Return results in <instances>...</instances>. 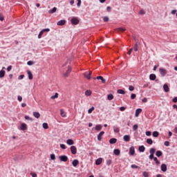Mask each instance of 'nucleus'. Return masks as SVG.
I'll return each mask as SVG.
<instances>
[{
    "label": "nucleus",
    "mask_w": 177,
    "mask_h": 177,
    "mask_svg": "<svg viewBox=\"0 0 177 177\" xmlns=\"http://www.w3.org/2000/svg\"><path fill=\"white\" fill-rule=\"evenodd\" d=\"M113 132H115V133H118L120 132V127L117 125L113 126Z\"/></svg>",
    "instance_id": "nucleus-14"
},
{
    "label": "nucleus",
    "mask_w": 177,
    "mask_h": 177,
    "mask_svg": "<svg viewBox=\"0 0 177 177\" xmlns=\"http://www.w3.org/2000/svg\"><path fill=\"white\" fill-rule=\"evenodd\" d=\"M93 110H95V107H91V109H89L88 110V114H91V113H92V111H93Z\"/></svg>",
    "instance_id": "nucleus-48"
},
{
    "label": "nucleus",
    "mask_w": 177,
    "mask_h": 177,
    "mask_svg": "<svg viewBox=\"0 0 177 177\" xmlns=\"http://www.w3.org/2000/svg\"><path fill=\"white\" fill-rule=\"evenodd\" d=\"M57 26H64L66 24V20L62 19L57 23Z\"/></svg>",
    "instance_id": "nucleus-17"
},
{
    "label": "nucleus",
    "mask_w": 177,
    "mask_h": 177,
    "mask_svg": "<svg viewBox=\"0 0 177 177\" xmlns=\"http://www.w3.org/2000/svg\"><path fill=\"white\" fill-rule=\"evenodd\" d=\"M136 94L132 93V94L131 95V100H133L136 99Z\"/></svg>",
    "instance_id": "nucleus-47"
},
{
    "label": "nucleus",
    "mask_w": 177,
    "mask_h": 177,
    "mask_svg": "<svg viewBox=\"0 0 177 177\" xmlns=\"http://www.w3.org/2000/svg\"><path fill=\"white\" fill-rule=\"evenodd\" d=\"M56 10H57V8L54 7L53 9L48 10V13L50 14L56 13Z\"/></svg>",
    "instance_id": "nucleus-23"
},
{
    "label": "nucleus",
    "mask_w": 177,
    "mask_h": 177,
    "mask_svg": "<svg viewBox=\"0 0 177 177\" xmlns=\"http://www.w3.org/2000/svg\"><path fill=\"white\" fill-rule=\"evenodd\" d=\"M27 74L28 75L29 80H32V73L30 71H27Z\"/></svg>",
    "instance_id": "nucleus-28"
},
{
    "label": "nucleus",
    "mask_w": 177,
    "mask_h": 177,
    "mask_svg": "<svg viewBox=\"0 0 177 177\" xmlns=\"http://www.w3.org/2000/svg\"><path fill=\"white\" fill-rule=\"evenodd\" d=\"M27 64H28V66H32V64H34V62H32V61H28V62H27Z\"/></svg>",
    "instance_id": "nucleus-56"
},
{
    "label": "nucleus",
    "mask_w": 177,
    "mask_h": 177,
    "mask_svg": "<svg viewBox=\"0 0 177 177\" xmlns=\"http://www.w3.org/2000/svg\"><path fill=\"white\" fill-rule=\"evenodd\" d=\"M131 168H133V169H138L139 168V166L136 165H131Z\"/></svg>",
    "instance_id": "nucleus-43"
},
{
    "label": "nucleus",
    "mask_w": 177,
    "mask_h": 177,
    "mask_svg": "<svg viewBox=\"0 0 177 177\" xmlns=\"http://www.w3.org/2000/svg\"><path fill=\"white\" fill-rule=\"evenodd\" d=\"M92 75V71H86L84 73V76L85 78H87V80H91V76Z\"/></svg>",
    "instance_id": "nucleus-5"
},
{
    "label": "nucleus",
    "mask_w": 177,
    "mask_h": 177,
    "mask_svg": "<svg viewBox=\"0 0 177 177\" xmlns=\"http://www.w3.org/2000/svg\"><path fill=\"white\" fill-rule=\"evenodd\" d=\"M139 15H146V12L143 10H140Z\"/></svg>",
    "instance_id": "nucleus-57"
},
{
    "label": "nucleus",
    "mask_w": 177,
    "mask_h": 177,
    "mask_svg": "<svg viewBox=\"0 0 177 177\" xmlns=\"http://www.w3.org/2000/svg\"><path fill=\"white\" fill-rule=\"evenodd\" d=\"M172 102L173 103H177V97H175L174 98H173Z\"/></svg>",
    "instance_id": "nucleus-60"
},
{
    "label": "nucleus",
    "mask_w": 177,
    "mask_h": 177,
    "mask_svg": "<svg viewBox=\"0 0 177 177\" xmlns=\"http://www.w3.org/2000/svg\"><path fill=\"white\" fill-rule=\"evenodd\" d=\"M145 135H147V136H151V131H146Z\"/></svg>",
    "instance_id": "nucleus-55"
},
{
    "label": "nucleus",
    "mask_w": 177,
    "mask_h": 177,
    "mask_svg": "<svg viewBox=\"0 0 177 177\" xmlns=\"http://www.w3.org/2000/svg\"><path fill=\"white\" fill-rule=\"evenodd\" d=\"M71 151L72 154H77V147L75 146H71Z\"/></svg>",
    "instance_id": "nucleus-8"
},
{
    "label": "nucleus",
    "mask_w": 177,
    "mask_h": 177,
    "mask_svg": "<svg viewBox=\"0 0 177 177\" xmlns=\"http://www.w3.org/2000/svg\"><path fill=\"white\" fill-rule=\"evenodd\" d=\"M6 72L5 71H3V69L0 71V78H3V77H5V73Z\"/></svg>",
    "instance_id": "nucleus-26"
},
{
    "label": "nucleus",
    "mask_w": 177,
    "mask_h": 177,
    "mask_svg": "<svg viewBox=\"0 0 177 177\" xmlns=\"http://www.w3.org/2000/svg\"><path fill=\"white\" fill-rule=\"evenodd\" d=\"M95 131H102V126L101 124H97L95 128Z\"/></svg>",
    "instance_id": "nucleus-31"
},
{
    "label": "nucleus",
    "mask_w": 177,
    "mask_h": 177,
    "mask_svg": "<svg viewBox=\"0 0 177 177\" xmlns=\"http://www.w3.org/2000/svg\"><path fill=\"white\" fill-rule=\"evenodd\" d=\"M50 159L53 160V161H55V160H56V156L54 153H52L50 155Z\"/></svg>",
    "instance_id": "nucleus-42"
},
{
    "label": "nucleus",
    "mask_w": 177,
    "mask_h": 177,
    "mask_svg": "<svg viewBox=\"0 0 177 177\" xmlns=\"http://www.w3.org/2000/svg\"><path fill=\"white\" fill-rule=\"evenodd\" d=\"M163 89L165 92H169V87L168 86V84H164Z\"/></svg>",
    "instance_id": "nucleus-25"
},
{
    "label": "nucleus",
    "mask_w": 177,
    "mask_h": 177,
    "mask_svg": "<svg viewBox=\"0 0 177 177\" xmlns=\"http://www.w3.org/2000/svg\"><path fill=\"white\" fill-rule=\"evenodd\" d=\"M138 128H139V125H138L137 124H134L133 126V131H137Z\"/></svg>",
    "instance_id": "nucleus-40"
},
{
    "label": "nucleus",
    "mask_w": 177,
    "mask_h": 177,
    "mask_svg": "<svg viewBox=\"0 0 177 177\" xmlns=\"http://www.w3.org/2000/svg\"><path fill=\"white\" fill-rule=\"evenodd\" d=\"M156 78H157V76L154 73H152L149 75V80L151 81H156Z\"/></svg>",
    "instance_id": "nucleus-13"
},
{
    "label": "nucleus",
    "mask_w": 177,
    "mask_h": 177,
    "mask_svg": "<svg viewBox=\"0 0 177 177\" xmlns=\"http://www.w3.org/2000/svg\"><path fill=\"white\" fill-rule=\"evenodd\" d=\"M107 99L108 100H113V99H114V95H113V94H109L107 95Z\"/></svg>",
    "instance_id": "nucleus-36"
},
{
    "label": "nucleus",
    "mask_w": 177,
    "mask_h": 177,
    "mask_svg": "<svg viewBox=\"0 0 177 177\" xmlns=\"http://www.w3.org/2000/svg\"><path fill=\"white\" fill-rule=\"evenodd\" d=\"M129 154L130 156H134L135 155V147H131L129 148Z\"/></svg>",
    "instance_id": "nucleus-7"
},
{
    "label": "nucleus",
    "mask_w": 177,
    "mask_h": 177,
    "mask_svg": "<svg viewBox=\"0 0 177 177\" xmlns=\"http://www.w3.org/2000/svg\"><path fill=\"white\" fill-rule=\"evenodd\" d=\"M113 154H115V156H120V154H121V151L118 149H115L113 150Z\"/></svg>",
    "instance_id": "nucleus-19"
},
{
    "label": "nucleus",
    "mask_w": 177,
    "mask_h": 177,
    "mask_svg": "<svg viewBox=\"0 0 177 177\" xmlns=\"http://www.w3.org/2000/svg\"><path fill=\"white\" fill-rule=\"evenodd\" d=\"M136 44H134L133 49L135 52H138L139 46H140V42L136 40V38H134Z\"/></svg>",
    "instance_id": "nucleus-1"
},
{
    "label": "nucleus",
    "mask_w": 177,
    "mask_h": 177,
    "mask_svg": "<svg viewBox=\"0 0 177 177\" xmlns=\"http://www.w3.org/2000/svg\"><path fill=\"white\" fill-rule=\"evenodd\" d=\"M161 171L162 172H167V165L165 164L161 165Z\"/></svg>",
    "instance_id": "nucleus-21"
},
{
    "label": "nucleus",
    "mask_w": 177,
    "mask_h": 177,
    "mask_svg": "<svg viewBox=\"0 0 177 177\" xmlns=\"http://www.w3.org/2000/svg\"><path fill=\"white\" fill-rule=\"evenodd\" d=\"M42 35H44V31H40L39 35H38V38L40 39V38H42Z\"/></svg>",
    "instance_id": "nucleus-44"
},
{
    "label": "nucleus",
    "mask_w": 177,
    "mask_h": 177,
    "mask_svg": "<svg viewBox=\"0 0 177 177\" xmlns=\"http://www.w3.org/2000/svg\"><path fill=\"white\" fill-rule=\"evenodd\" d=\"M117 92L120 95H125V91H124L122 89H118Z\"/></svg>",
    "instance_id": "nucleus-33"
},
{
    "label": "nucleus",
    "mask_w": 177,
    "mask_h": 177,
    "mask_svg": "<svg viewBox=\"0 0 177 177\" xmlns=\"http://www.w3.org/2000/svg\"><path fill=\"white\" fill-rule=\"evenodd\" d=\"M110 145H115V143H117V139L116 138H111L109 140Z\"/></svg>",
    "instance_id": "nucleus-22"
},
{
    "label": "nucleus",
    "mask_w": 177,
    "mask_h": 177,
    "mask_svg": "<svg viewBox=\"0 0 177 177\" xmlns=\"http://www.w3.org/2000/svg\"><path fill=\"white\" fill-rule=\"evenodd\" d=\"M145 150H146V147H145L143 145H141L138 147V151L140 153H145Z\"/></svg>",
    "instance_id": "nucleus-16"
},
{
    "label": "nucleus",
    "mask_w": 177,
    "mask_h": 177,
    "mask_svg": "<svg viewBox=\"0 0 177 177\" xmlns=\"http://www.w3.org/2000/svg\"><path fill=\"white\" fill-rule=\"evenodd\" d=\"M66 143L67 145H68L69 146H73V145H74V140H73V139H68L66 140Z\"/></svg>",
    "instance_id": "nucleus-20"
},
{
    "label": "nucleus",
    "mask_w": 177,
    "mask_h": 177,
    "mask_svg": "<svg viewBox=\"0 0 177 177\" xmlns=\"http://www.w3.org/2000/svg\"><path fill=\"white\" fill-rule=\"evenodd\" d=\"M125 106H121L120 108V111H125Z\"/></svg>",
    "instance_id": "nucleus-62"
},
{
    "label": "nucleus",
    "mask_w": 177,
    "mask_h": 177,
    "mask_svg": "<svg viewBox=\"0 0 177 177\" xmlns=\"http://www.w3.org/2000/svg\"><path fill=\"white\" fill-rule=\"evenodd\" d=\"M112 164V160H106V165L110 166V165Z\"/></svg>",
    "instance_id": "nucleus-54"
},
{
    "label": "nucleus",
    "mask_w": 177,
    "mask_h": 177,
    "mask_svg": "<svg viewBox=\"0 0 177 177\" xmlns=\"http://www.w3.org/2000/svg\"><path fill=\"white\" fill-rule=\"evenodd\" d=\"M77 6L78 7L81 6V0H77Z\"/></svg>",
    "instance_id": "nucleus-64"
},
{
    "label": "nucleus",
    "mask_w": 177,
    "mask_h": 177,
    "mask_svg": "<svg viewBox=\"0 0 177 177\" xmlns=\"http://www.w3.org/2000/svg\"><path fill=\"white\" fill-rule=\"evenodd\" d=\"M149 158V160H154V158H156V157H154V154L150 153Z\"/></svg>",
    "instance_id": "nucleus-46"
},
{
    "label": "nucleus",
    "mask_w": 177,
    "mask_h": 177,
    "mask_svg": "<svg viewBox=\"0 0 177 177\" xmlns=\"http://www.w3.org/2000/svg\"><path fill=\"white\" fill-rule=\"evenodd\" d=\"M153 138H158V136H160V133H158V131H153L152 133Z\"/></svg>",
    "instance_id": "nucleus-27"
},
{
    "label": "nucleus",
    "mask_w": 177,
    "mask_h": 177,
    "mask_svg": "<svg viewBox=\"0 0 177 177\" xmlns=\"http://www.w3.org/2000/svg\"><path fill=\"white\" fill-rule=\"evenodd\" d=\"M165 146H166L167 147H168V146H169V141H165L164 143Z\"/></svg>",
    "instance_id": "nucleus-59"
},
{
    "label": "nucleus",
    "mask_w": 177,
    "mask_h": 177,
    "mask_svg": "<svg viewBox=\"0 0 177 177\" xmlns=\"http://www.w3.org/2000/svg\"><path fill=\"white\" fill-rule=\"evenodd\" d=\"M142 175H143L144 177H149V172H147V171H144V172L142 173Z\"/></svg>",
    "instance_id": "nucleus-50"
},
{
    "label": "nucleus",
    "mask_w": 177,
    "mask_h": 177,
    "mask_svg": "<svg viewBox=\"0 0 177 177\" xmlns=\"http://www.w3.org/2000/svg\"><path fill=\"white\" fill-rule=\"evenodd\" d=\"M149 153H150V154H154V153H156V149L151 148V149L149 150Z\"/></svg>",
    "instance_id": "nucleus-41"
},
{
    "label": "nucleus",
    "mask_w": 177,
    "mask_h": 177,
    "mask_svg": "<svg viewBox=\"0 0 177 177\" xmlns=\"http://www.w3.org/2000/svg\"><path fill=\"white\" fill-rule=\"evenodd\" d=\"M70 73H71V67H70V66H68V70L66 71V72L65 73H64V77L65 78H66V77H68V74H70Z\"/></svg>",
    "instance_id": "nucleus-6"
},
{
    "label": "nucleus",
    "mask_w": 177,
    "mask_h": 177,
    "mask_svg": "<svg viewBox=\"0 0 177 177\" xmlns=\"http://www.w3.org/2000/svg\"><path fill=\"white\" fill-rule=\"evenodd\" d=\"M25 120H28L29 121H32V118H30L28 115H25Z\"/></svg>",
    "instance_id": "nucleus-51"
},
{
    "label": "nucleus",
    "mask_w": 177,
    "mask_h": 177,
    "mask_svg": "<svg viewBox=\"0 0 177 177\" xmlns=\"http://www.w3.org/2000/svg\"><path fill=\"white\" fill-rule=\"evenodd\" d=\"M60 147L63 150H66V145H64V144H60Z\"/></svg>",
    "instance_id": "nucleus-49"
},
{
    "label": "nucleus",
    "mask_w": 177,
    "mask_h": 177,
    "mask_svg": "<svg viewBox=\"0 0 177 177\" xmlns=\"http://www.w3.org/2000/svg\"><path fill=\"white\" fill-rule=\"evenodd\" d=\"M41 31H43V33L44 32H49V31H50V29H49V28H44Z\"/></svg>",
    "instance_id": "nucleus-53"
},
{
    "label": "nucleus",
    "mask_w": 177,
    "mask_h": 177,
    "mask_svg": "<svg viewBox=\"0 0 177 177\" xmlns=\"http://www.w3.org/2000/svg\"><path fill=\"white\" fill-rule=\"evenodd\" d=\"M116 30L119 32H124V31H126L127 29H125V28H118Z\"/></svg>",
    "instance_id": "nucleus-32"
},
{
    "label": "nucleus",
    "mask_w": 177,
    "mask_h": 177,
    "mask_svg": "<svg viewBox=\"0 0 177 177\" xmlns=\"http://www.w3.org/2000/svg\"><path fill=\"white\" fill-rule=\"evenodd\" d=\"M42 127L44 129H48L49 128V125H48V123L46 122L43 123Z\"/></svg>",
    "instance_id": "nucleus-35"
},
{
    "label": "nucleus",
    "mask_w": 177,
    "mask_h": 177,
    "mask_svg": "<svg viewBox=\"0 0 177 177\" xmlns=\"http://www.w3.org/2000/svg\"><path fill=\"white\" fill-rule=\"evenodd\" d=\"M104 133V131H101L98 135H97V140L100 142L102 140V136Z\"/></svg>",
    "instance_id": "nucleus-24"
},
{
    "label": "nucleus",
    "mask_w": 177,
    "mask_h": 177,
    "mask_svg": "<svg viewBox=\"0 0 177 177\" xmlns=\"http://www.w3.org/2000/svg\"><path fill=\"white\" fill-rule=\"evenodd\" d=\"M97 80H100L102 84H106V79L103 76H98L96 77Z\"/></svg>",
    "instance_id": "nucleus-18"
},
{
    "label": "nucleus",
    "mask_w": 177,
    "mask_h": 177,
    "mask_svg": "<svg viewBox=\"0 0 177 177\" xmlns=\"http://www.w3.org/2000/svg\"><path fill=\"white\" fill-rule=\"evenodd\" d=\"M86 96H91L92 95V91L89 90H86L85 92Z\"/></svg>",
    "instance_id": "nucleus-37"
},
{
    "label": "nucleus",
    "mask_w": 177,
    "mask_h": 177,
    "mask_svg": "<svg viewBox=\"0 0 177 177\" xmlns=\"http://www.w3.org/2000/svg\"><path fill=\"white\" fill-rule=\"evenodd\" d=\"M123 140H124V142H129V140H131V136L129 135L124 136Z\"/></svg>",
    "instance_id": "nucleus-11"
},
{
    "label": "nucleus",
    "mask_w": 177,
    "mask_h": 177,
    "mask_svg": "<svg viewBox=\"0 0 177 177\" xmlns=\"http://www.w3.org/2000/svg\"><path fill=\"white\" fill-rule=\"evenodd\" d=\"M60 114L62 117H66V113H64V111H63V109L60 110Z\"/></svg>",
    "instance_id": "nucleus-45"
},
{
    "label": "nucleus",
    "mask_w": 177,
    "mask_h": 177,
    "mask_svg": "<svg viewBox=\"0 0 177 177\" xmlns=\"http://www.w3.org/2000/svg\"><path fill=\"white\" fill-rule=\"evenodd\" d=\"M156 157H161V156H162V151H157L156 153Z\"/></svg>",
    "instance_id": "nucleus-30"
},
{
    "label": "nucleus",
    "mask_w": 177,
    "mask_h": 177,
    "mask_svg": "<svg viewBox=\"0 0 177 177\" xmlns=\"http://www.w3.org/2000/svg\"><path fill=\"white\" fill-rule=\"evenodd\" d=\"M103 162V158H99L95 160V165H100Z\"/></svg>",
    "instance_id": "nucleus-10"
},
{
    "label": "nucleus",
    "mask_w": 177,
    "mask_h": 177,
    "mask_svg": "<svg viewBox=\"0 0 177 177\" xmlns=\"http://www.w3.org/2000/svg\"><path fill=\"white\" fill-rule=\"evenodd\" d=\"M103 20L105 23H107V21H109V17H104Z\"/></svg>",
    "instance_id": "nucleus-58"
},
{
    "label": "nucleus",
    "mask_w": 177,
    "mask_h": 177,
    "mask_svg": "<svg viewBox=\"0 0 177 177\" xmlns=\"http://www.w3.org/2000/svg\"><path fill=\"white\" fill-rule=\"evenodd\" d=\"M59 97V93H55V94L53 96H51L50 99H57Z\"/></svg>",
    "instance_id": "nucleus-38"
},
{
    "label": "nucleus",
    "mask_w": 177,
    "mask_h": 177,
    "mask_svg": "<svg viewBox=\"0 0 177 177\" xmlns=\"http://www.w3.org/2000/svg\"><path fill=\"white\" fill-rule=\"evenodd\" d=\"M142 113V109L139 108L136 110L135 117H139V114Z\"/></svg>",
    "instance_id": "nucleus-15"
},
{
    "label": "nucleus",
    "mask_w": 177,
    "mask_h": 177,
    "mask_svg": "<svg viewBox=\"0 0 177 177\" xmlns=\"http://www.w3.org/2000/svg\"><path fill=\"white\" fill-rule=\"evenodd\" d=\"M134 90H135V87H133V86H129V91H130L131 92H132Z\"/></svg>",
    "instance_id": "nucleus-52"
},
{
    "label": "nucleus",
    "mask_w": 177,
    "mask_h": 177,
    "mask_svg": "<svg viewBox=\"0 0 177 177\" xmlns=\"http://www.w3.org/2000/svg\"><path fill=\"white\" fill-rule=\"evenodd\" d=\"M71 24L74 26H77V24H80V19L77 17H73L71 19Z\"/></svg>",
    "instance_id": "nucleus-2"
},
{
    "label": "nucleus",
    "mask_w": 177,
    "mask_h": 177,
    "mask_svg": "<svg viewBox=\"0 0 177 177\" xmlns=\"http://www.w3.org/2000/svg\"><path fill=\"white\" fill-rule=\"evenodd\" d=\"M147 143L148 145H153V140H151V138H148V139L147 140Z\"/></svg>",
    "instance_id": "nucleus-39"
},
{
    "label": "nucleus",
    "mask_w": 177,
    "mask_h": 177,
    "mask_svg": "<svg viewBox=\"0 0 177 177\" xmlns=\"http://www.w3.org/2000/svg\"><path fill=\"white\" fill-rule=\"evenodd\" d=\"M153 160L155 161L156 165H160V164H161V162L159 161L157 157L153 158Z\"/></svg>",
    "instance_id": "nucleus-34"
},
{
    "label": "nucleus",
    "mask_w": 177,
    "mask_h": 177,
    "mask_svg": "<svg viewBox=\"0 0 177 177\" xmlns=\"http://www.w3.org/2000/svg\"><path fill=\"white\" fill-rule=\"evenodd\" d=\"M24 78V75H21L18 77V80H23Z\"/></svg>",
    "instance_id": "nucleus-61"
},
{
    "label": "nucleus",
    "mask_w": 177,
    "mask_h": 177,
    "mask_svg": "<svg viewBox=\"0 0 177 177\" xmlns=\"http://www.w3.org/2000/svg\"><path fill=\"white\" fill-rule=\"evenodd\" d=\"M33 115L35 117V118H39V117H41L39 112H33Z\"/></svg>",
    "instance_id": "nucleus-29"
},
{
    "label": "nucleus",
    "mask_w": 177,
    "mask_h": 177,
    "mask_svg": "<svg viewBox=\"0 0 177 177\" xmlns=\"http://www.w3.org/2000/svg\"><path fill=\"white\" fill-rule=\"evenodd\" d=\"M78 164H80V161L77 159L73 160V162H72L73 167H75L78 165Z\"/></svg>",
    "instance_id": "nucleus-12"
},
{
    "label": "nucleus",
    "mask_w": 177,
    "mask_h": 177,
    "mask_svg": "<svg viewBox=\"0 0 177 177\" xmlns=\"http://www.w3.org/2000/svg\"><path fill=\"white\" fill-rule=\"evenodd\" d=\"M17 99H18L19 102H21V100H23V97L21 96H20V95H19L17 97Z\"/></svg>",
    "instance_id": "nucleus-63"
},
{
    "label": "nucleus",
    "mask_w": 177,
    "mask_h": 177,
    "mask_svg": "<svg viewBox=\"0 0 177 177\" xmlns=\"http://www.w3.org/2000/svg\"><path fill=\"white\" fill-rule=\"evenodd\" d=\"M159 72H160V74L162 75V77H165V75H167V70H165L163 68H159Z\"/></svg>",
    "instance_id": "nucleus-4"
},
{
    "label": "nucleus",
    "mask_w": 177,
    "mask_h": 177,
    "mask_svg": "<svg viewBox=\"0 0 177 177\" xmlns=\"http://www.w3.org/2000/svg\"><path fill=\"white\" fill-rule=\"evenodd\" d=\"M60 161H62L63 162H66V161L68 160V157L66 155H62L59 157Z\"/></svg>",
    "instance_id": "nucleus-3"
},
{
    "label": "nucleus",
    "mask_w": 177,
    "mask_h": 177,
    "mask_svg": "<svg viewBox=\"0 0 177 177\" xmlns=\"http://www.w3.org/2000/svg\"><path fill=\"white\" fill-rule=\"evenodd\" d=\"M21 131H27V124L26 123H22L20 127Z\"/></svg>",
    "instance_id": "nucleus-9"
}]
</instances>
